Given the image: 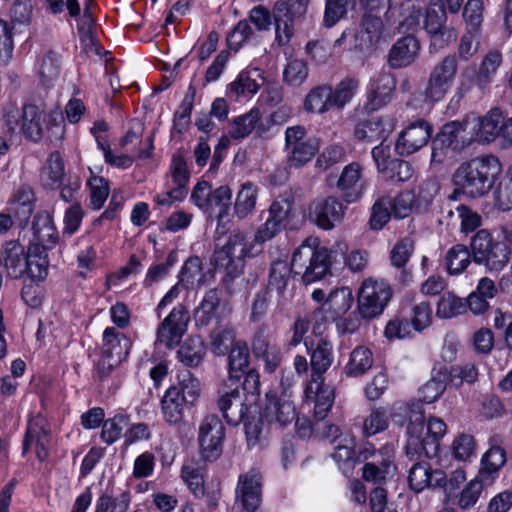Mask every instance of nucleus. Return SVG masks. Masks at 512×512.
<instances>
[{"label":"nucleus","instance_id":"39","mask_svg":"<svg viewBox=\"0 0 512 512\" xmlns=\"http://www.w3.org/2000/svg\"><path fill=\"white\" fill-rule=\"evenodd\" d=\"M373 366V355L369 348L356 347L350 354L349 362L344 367L348 377H358L365 374Z\"/></svg>","mask_w":512,"mask_h":512},{"label":"nucleus","instance_id":"54","mask_svg":"<svg viewBox=\"0 0 512 512\" xmlns=\"http://www.w3.org/2000/svg\"><path fill=\"white\" fill-rule=\"evenodd\" d=\"M392 200L389 197L379 198L372 206L369 225L373 230L382 229L390 220Z\"/></svg>","mask_w":512,"mask_h":512},{"label":"nucleus","instance_id":"13","mask_svg":"<svg viewBox=\"0 0 512 512\" xmlns=\"http://www.w3.org/2000/svg\"><path fill=\"white\" fill-rule=\"evenodd\" d=\"M432 134V126L423 119L408 125L398 136L395 150L400 156H409L424 147Z\"/></svg>","mask_w":512,"mask_h":512},{"label":"nucleus","instance_id":"44","mask_svg":"<svg viewBox=\"0 0 512 512\" xmlns=\"http://www.w3.org/2000/svg\"><path fill=\"white\" fill-rule=\"evenodd\" d=\"M235 343V330L231 326H217L211 331L210 344L215 355H225Z\"/></svg>","mask_w":512,"mask_h":512},{"label":"nucleus","instance_id":"42","mask_svg":"<svg viewBox=\"0 0 512 512\" xmlns=\"http://www.w3.org/2000/svg\"><path fill=\"white\" fill-rule=\"evenodd\" d=\"M258 188L251 182H246L237 193L234 211L238 218H246L255 209Z\"/></svg>","mask_w":512,"mask_h":512},{"label":"nucleus","instance_id":"21","mask_svg":"<svg viewBox=\"0 0 512 512\" xmlns=\"http://www.w3.org/2000/svg\"><path fill=\"white\" fill-rule=\"evenodd\" d=\"M395 122L389 117L371 116L357 123L354 135L358 140L373 142L385 140L394 130Z\"/></svg>","mask_w":512,"mask_h":512},{"label":"nucleus","instance_id":"56","mask_svg":"<svg viewBox=\"0 0 512 512\" xmlns=\"http://www.w3.org/2000/svg\"><path fill=\"white\" fill-rule=\"evenodd\" d=\"M170 175L174 187H177L181 190H188L187 185L190 179V171L182 155H173L170 165Z\"/></svg>","mask_w":512,"mask_h":512},{"label":"nucleus","instance_id":"32","mask_svg":"<svg viewBox=\"0 0 512 512\" xmlns=\"http://www.w3.org/2000/svg\"><path fill=\"white\" fill-rule=\"evenodd\" d=\"M396 87L395 78L389 73H382L372 81L369 94V105L376 110L386 105L392 99Z\"/></svg>","mask_w":512,"mask_h":512},{"label":"nucleus","instance_id":"55","mask_svg":"<svg viewBox=\"0 0 512 512\" xmlns=\"http://www.w3.org/2000/svg\"><path fill=\"white\" fill-rule=\"evenodd\" d=\"M308 77L307 64L300 59L288 62L283 71V81L289 86L299 87Z\"/></svg>","mask_w":512,"mask_h":512},{"label":"nucleus","instance_id":"61","mask_svg":"<svg viewBox=\"0 0 512 512\" xmlns=\"http://www.w3.org/2000/svg\"><path fill=\"white\" fill-rule=\"evenodd\" d=\"M427 35L430 41V52H438L442 49H445L457 39L456 30L453 27L447 25L436 30V32H431Z\"/></svg>","mask_w":512,"mask_h":512},{"label":"nucleus","instance_id":"11","mask_svg":"<svg viewBox=\"0 0 512 512\" xmlns=\"http://www.w3.org/2000/svg\"><path fill=\"white\" fill-rule=\"evenodd\" d=\"M362 166L358 162L346 165L340 176L329 175L327 184L335 186L347 203L357 202L364 194L367 181L362 177Z\"/></svg>","mask_w":512,"mask_h":512},{"label":"nucleus","instance_id":"52","mask_svg":"<svg viewBox=\"0 0 512 512\" xmlns=\"http://www.w3.org/2000/svg\"><path fill=\"white\" fill-rule=\"evenodd\" d=\"M128 417L116 415L103 422L101 439L108 445L116 442L122 435L123 430L128 426Z\"/></svg>","mask_w":512,"mask_h":512},{"label":"nucleus","instance_id":"38","mask_svg":"<svg viewBox=\"0 0 512 512\" xmlns=\"http://www.w3.org/2000/svg\"><path fill=\"white\" fill-rule=\"evenodd\" d=\"M332 107L331 86L319 85L312 88L306 95L303 108L308 113L323 114Z\"/></svg>","mask_w":512,"mask_h":512},{"label":"nucleus","instance_id":"19","mask_svg":"<svg viewBox=\"0 0 512 512\" xmlns=\"http://www.w3.org/2000/svg\"><path fill=\"white\" fill-rule=\"evenodd\" d=\"M305 396L314 401L315 419L324 420L334 403V388L326 385L324 379H312L305 389Z\"/></svg>","mask_w":512,"mask_h":512},{"label":"nucleus","instance_id":"41","mask_svg":"<svg viewBox=\"0 0 512 512\" xmlns=\"http://www.w3.org/2000/svg\"><path fill=\"white\" fill-rule=\"evenodd\" d=\"M472 251L463 244L452 246L445 255V267L450 275H459L471 263Z\"/></svg>","mask_w":512,"mask_h":512},{"label":"nucleus","instance_id":"34","mask_svg":"<svg viewBox=\"0 0 512 512\" xmlns=\"http://www.w3.org/2000/svg\"><path fill=\"white\" fill-rule=\"evenodd\" d=\"M506 460L505 449L497 443L491 444L490 448L482 456L479 477L485 479L488 484H491L495 479V475L505 465Z\"/></svg>","mask_w":512,"mask_h":512},{"label":"nucleus","instance_id":"33","mask_svg":"<svg viewBox=\"0 0 512 512\" xmlns=\"http://www.w3.org/2000/svg\"><path fill=\"white\" fill-rule=\"evenodd\" d=\"M187 402L180 397V388L171 386L161 399V410L164 420L175 425L184 418V406Z\"/></svg>","mask_w":512,"mask_h":512},{"label":"nucleus","instance_id":"40","mask_svg":"<svg viewBox=\"0 0 512 512\" xmlns=\"http://www.w3.org/2000/svg\"><path fill=\"white\" fill-rule=\"evenodd\" d=\"M501 62V54L495 51L487 53L483 58L475 75V85L478 87L481 93H485L486 89L492 82V78Z\"/></svg>","mask_w":512,"mask_h":512},{"label":"nucleus","instance_id":"45","mask_svg":"<svg viewBox=\"0 0 512 512\" xmlns=\"http://www.w3.org/2000/svg\"><path fill=\"white\" fill-rule=\"evenodd\" d=\"M356 5V0H326L323 25L333 27L337 22L347 16L350 9Z\"/></svg>","mask_w":512,"mask_h":512},{"label":"nucleus","instance_id":"57","mask_svg":"<svg viewBox=\"0 0 512 512\" xmlns=\"http://www.w3.org/2000/svg\"><path fill=\"white\" fill-rule=\"evenodd\" d=\"M479 30L468 29L461 36L459 45L457 48V60L467 62L469 61L478 51L479 42L477 40Z\"/></svg>","mask_w":512,"mask_h":512},{"label":"nucleus","instance_id":"5","mask_svg":"<svg viewBox=\"0 0 512 512\" xmlns=\"http://www.w3.org/2000/svg\"><path fill=\"white\" fill-rule=\"evenodd\" d=\"M47 129L50 140L61 139L64 134L62 117L58 112L47 113L43 103H28L22 107L20 130L24 136L34 142L42 139Z\"/></svg>","mask_w":512,"mask_h":512},{"label":"nucleus","instance_id":"26","mask_svg":"<svg viewBox=\"0 0 512 512\" xmlns=\"http://www.w3.org/2000/svg\"><path fill=\"white\" fill-rule=\"evenodd\" d=\"M389 418L396 424L403 426L407 421L408 425H422L425 422V415L422 404L416 401H396L388 411Z\"/></svg>","mask_w":512,"mask_h":512},{"label":"nucleus","instance_id":"51","mask_svg":"<svg viewBox=\"0 0 512 512\" xmlns=\"http://www.w3.org/2000/svg\"><path fill=\"white\" fill-rule=\"evenodd\" d=\"M178 388L180 397L184 398L187 404L192 405L200 394V383L189 370L180 371L178 374Z\"/></svg>","mask_w":512,"mask_h":512},{"label":"nucleus","instance_id":"10","mask_svg":"<svg viewBox=\"0 0 512 512\" xmlns=\"http://www.w3.org/2000/svg\"><path fill=\"white\" fill-rule=\"evenodd\" d=\"M225 427L215 414L203 418L198 429L200 455L205 461L217 460L223 452Z\"/></svg>","mask_w":512,"mask_h":512},{"label":"nucleus","instance_id":"53","mask_svg":"<svg viewBox=\"0 0 512 512\" xmlns=\"http://www.w3.org/2000/svg\"><path fill=\"white\" fill-rule=\"evenodd\" d=\"M446 380V374L440 371L437 375H433L432 379L421 387V398L418 402L421 404L422 402L432 403L436 401L446 389Z\"/></svg>","mask_w":512,"mask_h":512},{"label":"nucleus","instance_id":"59","mask_svg":"<svg viewBox=\"0 0 512 512\" xmlns=\"http://www.w3.org/2000/svg\"><path fill=\"white\" fill-rule=\"evenodd\" d=\"M483 481H485V479L478 476L464 487L457 501L461 509H469L477 503L483 490Z\"/></svg>","mask_w":512,"mask_h":512},{"label":"nucleus","instance_id":"62","mask_svg":"<svg viewBox=\"0 0 512 512\" xmlns=\"http://www.w3.org/2000/svg\"><path fill=\"white\" fill-rule=\"evenodd\" d=\"M332 458L335 460L339 469L345 476L352 475L357 464L354 449L345 445H338L332 454Z\"/></svg>","mask_w":512,"mask_h":512},{"label":"nucleus","instance_id":"25","mask_svg":"<svg viewBox=\"0 0 512 512\" xmlns=\"http://www.w3.org/2000/svg\"><path fill=\"white\" fill-rule=\"evenodd\" d=\"M262 417L270 424L286 426L296 418V409L292 401L278 399L274 394L266 393Z\"/></svg>","mask_w":512,"mask_h":512},{"label":"nucleus","instance_id":"47","mask_svg":"<svg viewBox=\"0 0 512 512\" xmlns=\"http://www.w3.org/2000/svg\"><path fill=\"white\" fill-rule=\"evenodd\" d=\"M260 118L261 113L258 109H252L246 114L236 117L229 130L230 136L234 139L247 137L255 129Z\"/></svg>","mask_w":512,"mask_h":512},{"label":"nucleus","instance_id":"64","mask_svg":"<svg viewBox=\"0 0 512 512\" xmlns=\"http://www.w3.org/2000/svg\"><path fill=\"white\" fill-rule=\"evenodd\" d=\"M129 506L128 497L122 494L112 498L107 494L101 495L95 505V512H126Z\"/></svg>","mask_w":512,"mask_h":512},{"label":"nucleus","instance_id":"2","mask_svg":"<svg viewBox=\"0 0 512 512\" xmlns=\"http://www.w3.org/2000/svg\"><path fill=\"white\" fill-rule=\"evenodd\" d=\"M0 265L11 279L28 275L31 279L42 280L47 276V253L39 245H30L26 251L21 243L10 240L1 249Z\"/></svg>","mask_w":512,"mask_h":512},{"label":"nucleus","instance_id":"4","mask_svg":"<svg viewBox=\"0 0 512 512\" xmlns=\"http://www.w3.org/2000/svg\"><path fill=\"white\" fill-rule=\"evenodd\" d=\"M261 252L253 240L239 231H232L222 245L215 247L212 263L231 280L243 273L247 258H253Z\"/></svg>","mask_w":512,"mask_h":512},{"label":"nucleus","instance_id":"30","mask_svg":"<svg viewBox=\"0 0 512 512\" xmlns=\"http://www.w3.org/2000/svg\"><path fill=\"white\" fill-rule=\"evenodd\" d=\"M63 159L59 152H52L40 171V183L46 190H56L64 182Z\"/></svg>","mask_w":512,"mask_h":512},{"label":"nucleus","instance_id":"22","mask_svg":"<svg viewBox=\"0 0 512 512\" xmlns=\"http://www.w3.org/2000/svg\"><path fill=\"white\" fill-rule=\"evenodd\" d=\"M473 141L485 144L494 141L497 137H503V113L495 107L490 109L484 116L477 118L474 126Z\"/></svg>","mask_w":512,"mask_h":512},{"label":"nucleus","instance_id":"8","mask_svg":"<svg viewBox=\"0 0 512 512\" xmlns=\"http://www.w3.org/2000/svg\"><path fill=\"white\" fill-rule=\"evenodd\" d=\"M458 68L455 53L447 54L432 67L423 92L426 102L436 103L445 98L455 82Z\"/></svg>","mask_w":512,"mask_h":512},{"label":"nucleus","instance_id":"6","mask_svg":"<svg viewBox=\"0 0 512 512\" xmlns=\"http://www.w3.org/2000/svg\"><path fill=\"white\" fill-rule=\"evenodd\" d=\"M467 121H449L445 123L432 139L431 161L444 163L453 161L456 156L473 142V137L464 135Z\"/></svg>","mask_w":512,"mask_h":512},{"label":"nucleus","instance_id":"9","mask_svg":"<svg viewBox=\"0 0 512 512\" xmlns=\"http://www.w3.org/2000/svg\"><path fill=\"white\" fill-rule=\"evenodd\" d=\"M392 296V290L384 280L372 277L363 281L358 292V312L363 319L379 316Z\"/></svg>","mask_w":512,"mask_h":512},{"label":"nucleus","instance_id":"7","mask_svg":"<svg viewBox=\"0 0 512 512\" xmlns=\"http://www.w3.org/2000/svg\"><path fill=\"white\" fill-rule=\"evenodd\" d=\"M470 248L473 261L491 272L501 271L510 260L511 248L508 244L494 240L486 229H481L472 236Z\"/></svg>","mask_w":512,"mask_h":512},{"label":"nucleus","instance_id":"17","mask_svg":"<svg viewBox=\"0 0 512 512\" xmlns=\"http://www.w3.org/2000/svg\"><path fill=\"white\" fill-rule=\"evenodd\" d=\"M424 428V424L407 426L405 454L412 462L425 461L424 458H433L438 454L434 442L427 441L423 436Z\"/></svg>","mask_w":512,"mask_h":512},{"label":"nucleus","instance_id":"27","mask_svg":"<svg viewBox=\"0 0 512 512\" xmlns=\"http://www.w3.org/2000/svg\"><path fill=\"white\" fill-rule=\"evenodd\" d=\"M264 84V77L259 68L244 70L229 84L227 95L236 99L245 94H255Z\"/></svg>","mask_w":512,"mask_h":512},{"label":"nucleus","instance_id":"12","mask_svg":"<svg viewBox=\"0 0 512 512\" xmlns=\"http://www.w3.org/2000/svg\"><path fill=\"white\" fill-rule=\"evenodd\" d=\"M50 429L45 417L41 414L29 418L23 439L22 454L26 455L32 444L39 461H45L49 456Z\"/></svg>","mask_w":512,"mask_h":512},{"label":"nucleus","instance_id":"31","mask_svg":"<svg viewBox=\"0 0 512 512\" xmlns=\"http://www.w3.org/2000/svg\"><path fill=\"white\" fill-rule=\"evenodd\" d=\"M222 292L217 288L208 290L199 306L195 309L194 319L197 326L206 327L219 317Z\"/></svg>","mask_w":512,"mask_h":512},{"label":"nucleus","instance_id":"20","mask_svg":"<svg viewBox=\"0 0 512 512\" xmlns=\"http://www.w3.org/2000/svg\"><path fill=\"white\" fill-rule=\"evenodd\" d=\"M261 486L262 476L256 469L239 476L237 493L247 511L254 512L258 508L261 501Z\"/></svg>","mask_w":512,"mask_h":512},{"label":"nucleus","instance_id":"37","mask_svg":"<svg viewBox=\"0 0 512 512\" xmlns=\"http://www.w3.org/2000/svg\"><path fill=\"white\" fill-rule=\"evenodd\" d=\"M206 346L199 337L187 338L177 351V358L187 367H197L204 359Z\"/></svg>","mask_w":512,"mask_h":512},{"label":"nucleus","instance_id":"14","mask_svg":"<svg viewBox=\"0 0 512 512\" xmlns=\"http://www.w3.org/2000/svg\"><path fill=\"white\" fill-rule=\"evenodd\" d=\"M344 215L345 207L335 196L317 199L310 206V218L323 230L333 229Z\"/></svg>","mask_w":512,"mask_h":512},{"label":"nucleus","instance_id":"24","mask_svg":"<svg viewBox=\"0 0 512 512\" xmlns=\"http://www.w3.org/2000/svg\"><path fill=\"white\" fill-rule=\"evenodd\" d=\"M419 50L420 44L417 38L408 34L392 45L388 54V64L394 69L407 67L416 60Z\"/></svg>","mask_w":512,"mask_h":512},{"label":"nucleus","instance_id":"46","mask_svg":"<svg viewBox=\"0 0 512 512\" xmlns=\"http://www.w3.org/2000/svg\"><path fill=\"white\" fill-rule=\"evenodd\" d=\"M388 410L382 406H374L370 414L364 418L362 424V432L365 436H373L383 432L389 425Z\"/></svg>","mask_w":512,"mask_h":512},{"label":"nucleus","instance_id":"15","mask_svg":"<svg viewBox=\"0 0 512 512\" xmlns=\"http://www.w3.org/2000/svg\"><path fill=\"white\" fill-rule=\"evenodd\" d=\"M189 321L185 307L178 305L162 321L157 330V341L167 348H172L180 342Z\"/></svg>","mask_w":512,"mask_h":512},{"label":"nucleus","instance_id":"29","mask_svg":"<svg viewBox=\"0 0 512 512\" xmlns=\"http://www.w3.org/2000/svg\"><path fill=\"white\" fill-rule=\"evenodd\" d=\"M396 472L394 456L391 452L378 461L364 464L362 468V477L367 482L377 485L385 484L389 479L393 478Z\"/></svg>","mask_w":512,"mask_h":512},{"label":"nucleus","instance_id":"28","mask_svg":"<svg viewBox=\"0 0 512 512\" xmlns=\"http://www.w3.org/2000/svg\"><path fill=\"white\" fill-rule=\"evenodd\" d=\"M228 382L232 385L237 384L242 379L244 373L249 369L250 354L245 341H236L229 351L228 356Z\"/></svg>","mask_w":512,"mask_h":512},{"label":"nucleus","instance_id":"48","mask_svg":"<svg viewBox=\"0 0 512 512\" xmlns=\"http://www.w3.org/2000/svg\"><path fill=\"white\" fill-rule=\"evenodd\" d=\"M466 302L464 299L457 297L451 292L444 293L438 303L436 315L439 318L449 319L465 312Z\"/></svg>","mask_w":512,"mask_h":512},{"label":"nucleus","instance_id":"43","mask_svg":"<svg viewBox=\"0 0 512 512\" xmlns=\"http://www.w3.org/2000/svg\"><path fill=\"white\" fill-rule=\"evenodd\" d=\"M401 10L402 20L399 23V30L410 34L420 25L423 4L420 0H405L401 5Z\"/></svg>","mask_w":512,"mask_h":512},{"label":"nucleus","instance_id":"1","mask_svg":"<svg viewBox=\"0 0 512 512\" xmlns=\"http://www.w3.org/2000/svg\"><path fill=\"white\" fill-rule=\"evenodd\" d=\"M330 268V253L327 248L320 246L318 238L308 237L295 250L291 264L286 261H273L269 269L268 284L265 288L276 291L277 307L283 309L290 300L292 293L288 286L291 273L301 274L306 284L323 278Z\"/></svg>","mask_w":512,"mask_h":512},{"label":"nucleus","instance_id":"60","mask_svg":"<svg viewBox=\"0 0 512 512\" xmlns=\"http://www.w3.org/2000/svg\"><path fill=\"white\" fill-rule=\"evenodd\" d=\"M90 188V206L99 210L109 195L108 181L102 177H92L88 181Z\"/></svg>","mask_w":512,"mask_h":512},{"label":"nucleus","instance_id":"16","mask_svg":"<svg viewBox=\"0 0 512 512\" xmlns=\"http://www.w3.org/2000/svg\"><path fill=\"white\" fill-rule=\"evenodd\" d=\"M353 301L350 288H336L329 293L322 306L313 312V319L336 320L351 308Z\"/></svg>","mask_w":512,"mask_h":512},{"label":"nucleus","instance_id":"63","mask_svg":"<svg viewBox=\"0 0 512 512\" xmlns=\"http://www.w3.org/2000/svg\"><path fill=\"white\" fill-rule=\"evenodd\" d=\"M202 276L203 273L200 258L191 257L184 263L181 269L180 280L178 283L183 287L188 288L189 286L194 285L195 280L199 282Z\"/></svg>","mask_w":512,"mask_h":512},{"label":"nucleus","instance_id":"35","mask_svg":"<svg viewBox=\"0 0 512 512\" xmlns=\"http://www.w3.org/2000/svg\"><path fill=\"white\" fill-rule=\"evenodd\" d=\"M32 230L36 245L42 246L46 250V246H53L58 239L57 230L53 224L51 215L46 212H38L32 223Z\"/></svg>","mask_w":512,"mask_h":512},{"label":"nucleus","instance_id":"23","mask_svg":"<svg viewBox=\"0 0 512 512\" xmlns=\"http://www.w3.org/2000/svg\"><path fill=\"white\" fill-rule=\"evenodd\" d=\"M445 472L442 470H432L429 462H414L409 470L408 482L415 492H421L427 487L436 488L445 481Z\"/></svg>","mask_w":512,"mask_h":512},{"label":"nucleus","instance_id":"58","mask_svg":"<svg viewBox=\"0 0 512 512\" xmlns=\"http://www.w3.org/2000/svg\"><path fill=\"white\" fill-rule=\"evenodd\" d=\"M478 378V370L474 364L453 365L448 372V379L455 387H460L464 382L474 383Z\"/></svg>","mask_w":512,"mask_h":512},{"label":"nucleus","instance_id":"36","mask_svg":"<svg viewBox=\"0 0 512 512\" xmlns=\"http://www.w3.org/2000/svg\"><path fill=\"white\" fill-rule=\"evenodd\" d=\"M129 341L116 331L114 327H108L103 333L102 356L123 361L129 351Z\"/></svg>","mask_w":512,"mask_h":512},{"label":"nucleus","instance_id":"50","mask_svg":"<svg viewBox=\"0 0 512 512\" xmlns=\"http://www.w3.org/2000/svg\"><path fill=\"white\" fill-rule=\"evenodd\" d=\"M288 164L290 167H301L309 162L316 152L318 151V145L314 139L305 141L302 144L296 145L287 150Z\"/></svg>","mask_w":512,"mask_h":512},{"label":"nucleus","instance_id":"3","mask_svg":"<svg viewBox=\"0 0 512 512\" xmlns=\"http://www.w3.org/2000/svg\"><path fill=\"white\" fill-rule=\"evenodd\" d=\"M497 157L484 155L463 162L454 173L456 191L470 197H482L489 193L501 173Z\"/></svg>","mask_w":512,"mask_h":512},{"label":"nucleus","instance_id":"18","mask_svg":"<svg viewBox=\"0 0 512 512\" xmlns=\"http://www.w3.org/2000/svg\"><path fill=\"white\" fill-rule=\"evenodd\" d=\"M310 355L312 379H324L323 374L331 367L334 361L332 343L326 338L305 343Z\"/></svg>","mask_w":512,"mask_h":512},{"label":"nucleus","instance_id":"49","mask_svg":"<svg viewBox=\"0 0 512 512\" xmlns=\"http://www.w3.org/2000/svg\"><path fill=\"white\" fill-rule=\"evenodd\" d=\"M359 87V81L355 78L346 77L340 81L335 89L331 88L332 106L343 108L354 96Z\"/></svg>","mask_w":512,"mask_h":512}]
</instances>
